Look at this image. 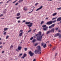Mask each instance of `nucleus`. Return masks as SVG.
Here are the masks:
<instances>
[{
    "label": "nucleus",
    "instance_id": "obj_1",
    "mask_svg": "<svg viewBox=\"0 0 61 61\" xmlns=\"http://www.w3.org/2000/svg\"><path fill=\"white\" fill-rule=\"evenodd\" d=\"M41 32H39L38 34L36 35V36H37V40H38V41H41V40H42V37L44 36V34H43L41 35Z\"/></svg>",
    "mask_w": 61,
    "mask_h": 61
},
{
    "label": "nucleus",
    "instance_id": "obj_2",
    "mask_svg": "<svg viewBox=\"0 0 61 61\" xmlns=\"http://www.w3.org/2000/svg\"><path fill=\"white\" fill-rule=\"evenodd\" d=\"M37 48V50H36L34 51V53L35 54H41V47H40V46H37L36 47Z\"/></svg>",
    "mask_w": 61,
    "mask_h": 61
},
{
    "label": "nucleus",
    "instance_id": "obj_3",
    "mask_svg": "<svg viewBox=\"0 0 61 61\" xmlns=\"http://www.w3.org/2000/svg\"><path fill=\"white\" fill-rule=\"evenodd\" d=\"M56 22V20H54L53 21H50L49 22H47V23L46 24V25H51L53 23H55Z\"/></svg>",
    "mask_w": 61,
    "mask_h": 61
},
{
    "label": "nucleus",
    "instance_id": "obj_4",
    "mask_svg": "<svg viewBox=\"0 0 61 61\" xmlns=\"http://www.w3.org/2000/svg\"><path fill=\"white\" fill-rule=\"evenodd\" d=\"M29 54L30 56H33V55H34V53L31 51H30L28 53Z\"/></svg>",
    "mask_w": 61,
    "mask_h": 61
},
{
    "label": "nucleus",
    "instance_id": "obj_5",
    "mask_svg": "<svg viewBox=\"0 0 61 61\" xmlns=\"http://www.w3.org/2000/svg\"><path fill=\"white\" fill-rule=\"evenodd\" d=\"M44 42H42V43H41V46H43L44 48H45V47H46V44H45L44 45Z\"/></svg>",
    "mask_w": 61,
    "mask_h": 61
},
{
    "label": "nucleus",
    "instance_id": "obj_6",
    "mask_svg": "<svg viewBox=\"0 0 61 61\" xmlns=\"http://www.w3.org/2000/svg\"><path fill=\"white\" fill-rule=\"evenodd\" d=\"M33 25V23H30V25H27V26L29 27V29H30V28L31 27V26H32V25Z\"/></svg>",
    "mask_w": 61,
    "mask_h": 61
},
{
    "label": "nucleus",
    "instance_id": "obj_7",
    "mask_svg": "<svg viewBox=\"0 0 61 61\" xmlns=\"http://www.w3.org/2000/svg\"><path fill=\"white\" fill-rule=\"evenodd\" d=\"M43 8V6H41L39 8H38L36 10V11H38V10H40V9H42Z\"/></svg>",
    "mask_w": 61,
    "mask_h": 61
},
{
    "label": "nucleus",
    "instance_id": "obj_8",
    "mask_svg": "<svg viewBox=\"0 0 61 61\" xmlns=\"http://www.w3.org/2000/svg\"><path fill=\"white\" fill-rule=\"evenodd\" d=\"M51 33H52L54 32L55 31V29L54 28H53L51 29V30H50Z\"/></svg>",
    "mask_w": 61,
    "mask_h": 61
},
{
    "label": "nucleus",
    "instance_id": "obj_9",
    "mask_svg": "<svg viewBox=\"0 0 61 61\" xmlns=\"http://www.w3.org/2000/svg\"><path fill=\"white\" fill-rule=\"evenodd\" d=\"M61 20V17H59L57 19V21H60Z\"/></svg>",
    "mask_w": 61,
    "mask_h": 61
},
{
    "label": "nucleus",
    "instance_id": "obj_10",
    "mask_svg": "<svg viewBox=\"0 0 61 61\" xmlns=\"http://www.w3.org/2000/svg\"><path fill=\"white\" fill-rule=\"evenodd\" d=\"M21 49H22V47L20 46H19L18 48V49L19 50H21Z\"/></svg>",
    "mask_w": 61,
    "mask_h": 61
},
{
    "label": "nucleus",
    "instance_id": "obj_11",
    "mask_svg": "<svg viewBox=\"0 0 61 61\" xmlns=\"http://www.w3.org/2000/svg\"><path fill=\"white\" fill-rule=\"evenodd\" d=\"M60 34H59V33H57L56 34H55V36L54 37H56V36H59V35H60Z\"/></svg>",
    "mask_w": 61,
    "mask_h": 61
},
{
    "label": "nucleus",
    "instance_id": "obj_12",
    "mask_svg": "<svg viewBox=\"0 0 61 61\" xmlns=\"http://www.w3.org/2000/svg\"><path fill=\"white\" fill-rule=\"evenodd\" d=\"M23 10H25V11H26L27 10V9L26 7H24L23 8Z\"/></svg>",
    "mask_w": 61,
    "mask_h": 61
},
{
    "label": "nucleus",
    "instance_id": "obj_13",
    "mask_svg": "<svg viewBox=\"0 0 61 61\" xmlns=\"http://www.w3.org/2000/svg\"><path fill=\"white\" fill-rule=\"evenodd\" d=\"M47 28H48V27H46L43 28V30H44V31H46V30Z\"/></svg>",
    "mask_w": 61,
    "mask_h": 61
},
{
    "label": "nucleus",
    "instance_id": "obj_14",
    "mask_svg": "<svg viewBox=\"0 0 61 61\" xmlns=\"http://www.w3.org/2000/svg\"><path fill=\"white\" fill-rule=\"evenodd\" d=\"M8 29V28H5L4 29V31H3V32H5L6 31V30H7Z\"/></svg>",
    "mask_w": 61,
    "mask_h": 61
},
{
    "label": "nucleus",
    "instance_id": "obj_15",
    "mask_svg": "<svg viewBox=\"0 0 61 61\" xmlns=\"http://www.w3.org/2000/svg\"><path fill=\"white\" fill-rule=\"evenodd\" d=\"M50 33H51L50 30H49L46 32V34L47 35V34H50Z\"/></svg>",
    "mask_w": 61,
    "mask_h": 61
},
{
    "label": "nucleus",
    "instance_id": "obj_16",
    "mask_svg": "<svg viewBox=\"0 0 61 61\" xmlns=\"http://www.w3.org/2000/svg\"><path fill=\"white\" fill-rule=\"evenodd\" d=\"M56 49V47H54L52 49V51H54Z\"/></svg>",
    "mask_w": 61,
    "mask_h": 61
},
{
    "label": "nucleus",
    "instance_id": "obj_17",
    "mask_svg": "<svg viewBox=\"0 0 61 61\" xmlns=\"http://www.w3.org/2000/svg\"><path fill=\"white\" fill-rule=\"evenodd\" d=\"M23 32L20 33L19 34V36H22V34H23Z\"/></svg>",
    "mask_w": 61,
    "mask_h": 61
},
{
    "label": "nucleus",
    "instance_id": "obj_18",
    "mask_svg": "<svg viewBox=\"0 0 61 61\" xmlns=\"http://www.w3.org/2000/svg\"><path fill=\"white\" fill-rule=\"evenodd\" d=\"M55 24H52V25H51V26L52 27H54V26H55Z\"/></svg>",
    "mask_w": 61,
    "mask_h": 61
},
{
    "label": "nucleus",
    "instance_id": "obj_19",
    "mask_svg": "<svg viewBox=\"0 0 61 61\" xmlns=\"http://www.w3.org/2000/svg\"><path fill=\"white\" fill-rule=\"evenodd\" d=\"M44 21H42L41 22V25H42L43 24H44Z\"/></svg>",
    "mask_w": 61,
    "mask_h": 61
},
{
    "label": "nucleus",
    "instance_id": "obj_20",
    "mask_svg": "<svg viewBox=\"0 0 61 61\" xmlns=\"http://www.w3.org/2000/svg\"><path fill=\"white\" fill-rule=\"evenodd\" d=\"M36 41V39H33L32 41V42L33 43H35Z\"/></svg>",
    "mask_w": 61,
    "mask_h": 61
},
{
    "label": "nucleus",
    "instance_id": "obj_21",
    "mask_svg": "<svg viewBox=\"0 0 61 61\" xmlns=\"http://www.w3.org/2000/svg\"><path fill=\"white\" fill-rule=\"evenodd\" d=\"M56 13H55L52 14L53 16H55L56 15Z\"/></svg>",
    "mask_w": 61,
    "mask_h": 61
},
{
    "label": "nucleus",
    "instance_id": "obj_22",
    "mask_svg": "<svg viewBox=\"0 0 61 61\" xmlns=\"http://www.w3.org/2000/svg\"><path fill=\"white\" fill-rule=\"evenodd\" d=\"M30 23V22H25V24H29Z\"/></svg>",
    "mask_w": 61,
    "mask_h": 61
},
{
    "label": "nucleus",
    "instance_id": "obj_23",
    "mask_svg": "<svg viewBox=\"0 0 61 61\" xmlns=\"http://www.w3.org/2000/svg\"><path fill=\"white\" fill-rule=\"evenodd\" d=\"M23 0H20L18 1V2L20 3V2H21L23 1Z\"/></svg>",
    "mask_w": 61,
    "mask_h": 61
},
{
    "label": "nucleus",
    "instance_id": "obj_24",
    "mask_svg": "<svg viewBox=\"0 0 61 61\" xmlns=\"http://www.w3.org/2000/svg\"><path fill=\"white\" fill-rule=\"evenodd\" d=\"M26 56H27V55H26V54H24L23 55V56H24V57H25Z\"/></svg>",
    "mask_w": 61,
    "mask_h": 61
},
{
    "label": "nucleus",
    "instance_id": "obj_25",
    "mask_svg": "<svg viewBox=\"0 0 61 61\" xmlns=\"http://www.w3.org/2000/svg\"><path fill=\"white\" fill-rule=\"evenodd\" d=\"M20 15V13H17V16H19V15Z\"/></svg>",
    "mask_w": 61,
    "mask_h": 61
},
{
    "label": "nucleus",
    "instance_id": "obj_26",
    "mask_svg": "<svg viewBox=\"0 0 61 61\" xmlns=\"http://www.w3.org/2000/svg\"><path fill=\"white\" fill-rule=\"evenodd\" d=\"M13 46H12V45H11L10 46V49H11L12 48H13Z\"/></svg>",
    "mask_w": 61,
    "mask_h": 61
},
{
    "label": "nucleus",
    "instance_id": "obj_27",
    "mask_svg": "<svg viewBox=\"0 0 61 61\" xmlns=\"http://www.w3.org/2000/svg\"><path fill=\"white\" fill-rule=\"evenodd\" d=\"M42 26V27H43V28L45 27H46V25H43Z\"/></svg>",
    "mask_w": 61,
    "mask_h": 61
},
{
    "label": "nucleus",
    "instance_id": "obj_28",
    "mask_svg": "<svg viewBox=\"0 0 61 61\" xmlns=\"http://www.w3.org/2000/svg\"><path fill=\"white\" fill-rule=\"evenodd\" d=\"M57 10H61V7L57 9Z\"/></svg>",
    "mask_w": 61,
    "mask_h": 61
},
{
    "label": "nucleus",
    "instance_id": "obj_29",
    "mask_svg": "<svg viewBox=\"0 0 61 61\" xmlns=\"http://www.w3.org/2000/svg\"><path fill=\"white\" fill-rule=\"evenodd\" d=\"M57 18V17H55V18H53L52 19V20H54V19H56Z\"/></svg>",
    "mask_w": 61,
    "mask_h": 61
},
{
    "label": "nucleus",
    "instance_id": "obj_30",
    "mask_svg": "<svg viewBox=\"0 0 61 61\" xmlns=\"http://www.w3.org/2000/svg\"><path fill=\"white\" fill-rule=\"evenodd\" d=\"M57 53H56L55 54V57H56V56H57Z\"/></svg>",
    "mask_w": 61,
    "mask_h": 61
},
{
    "label": "nucleus",
    "instance_id": "obj_31",
    "mask_svg": "<svg viewBox=\"0 0 61 61\" xmlns=\"http://www.w3.org/2000/svg\"><path fill=\"white\" fill-rule=\"evenodd\" d=\"M52 27L51 25L50 26H49V28H50V29H51V28H52Z\"/></svg>",
    "mask_w": 61,
    "mask_h": 61
},
{
    "label": "nucleus",
    "instance_id": "obj_32",
    "mask_svg": "<svg viewBox=\"0 0 61 61\" xmlns=\"http://www.w3.org/2000/svg\"><path fill=\"white\" fill-rule=\"evenodd\" d=\"M31 31H32V30L31 29L30 30H29V31H28V33H29V32H31Z\"/></svg>",
    "mask_w": 61,
    "mask_h": 61
},
{
    "label": "nucleus",
    "instance_id": "obj_33",
    "mask_svg": "<svg viewBox=\"0 0 61 61\" xmlns=\"http://www.w3.org/2000/svg\"><path fill=\"white\" fill-rule=\"evenodd\" d=\"M6 32H4L3 33V35H6Z\"/></svg>",
    "mask_w": 61,
    "mask_h": 61
},
{
    "label": "nucleus",
    "instance_id": "obj_34",
    "mask_svg": "<svg viewBox=\"0 0 61 61\" xmlns=\"http://www.w3.org/2000/svg\"><path fill=\"white\" fill-rule=\"evenodd\" d=\"M59 38H61V35H60H60H59Z\"/></svg>",
    "mask_w": 61,
    "mask_h": 61
},
{
    "label": "nucleus",
    "instance_id": "obj_35",
    "mask_svg": "<svg viewBox=\"0 0 61 61\" xmlns=\"http://www.w3.org/2000/svg\"><path fill=\"white\" fill-rule=\"evenodd\" d=\"M8 37H9V36H6V39H8Z\"/></svg>",
    "mask_w": 61,
    "mask_h": 61
},
{
    "label": "nucleus",
    "instance_id": "obj_36",
    "mask_svg": "<svg viewBox=\"0 0 61 61\" xmlns=\"http://www.w3.org/2000/svg\"><path fill=\"white\" fill-rule=\"evenodd\" d=\"M34 9H33L32 10V11H31V12H29L28 13V14H29V13H32V12H33V10Z\"/></svg>",
    "mask_w": 61,
    "mask_h": 61
},
{
    "label": "nucleus",
    "instance_id": "obj_37",
    "mask_svg": "<svg viewBox=\"0 0 61 61\" xmlns=\"http://www.w3.org/2000/svg\"><path fill=\"white\" fill-rule=\"evenodd\" d=\"M27 49L26 48H24V50H25V51H26V50H27Z\"/></svg>",
    "mask_w": 61,
    "mask_h": 61
},
{
    "label": "nucleus",
    "instance_id": "obj_38",
    "mask_svg": "<svg viewBox=\"0 0 61 61\" xmlns=\"http://www.w3.org/2000/svg\"><path fill=\"white\" fill-rule=\"evenodd\" d=\"M49 46L50 47H51V46H52V45H51V44H50L49 45Z\"/></svg>",
    "mask_w": 61,
    "mask_h": 61
},
{
    "label": "nucleus",
    "instance_id": "obj_39",
    "mask_svg": "<svg viewBox=\"0 0 61 61\" xmlns=\"http://www.w3.org/2000/svg\"><path fill=\"white\" fill-rule=\"evenodd\" d=\"M38 44H37V43H36V44H35L34 46H37V45Z\"/></svg>",
    "mask_w": 61,
    "mask_h": 61
},
{
    "label": "nucleus",
    "instance_id": "obj_40",
    "mask_svg": "<svg viewBox=\"0 0 61 61\" xmlns=\"http://www.w3.org/2000/svg\"><path fill=\"white\" fill-rule=\"evenodd\" d=\"M38 4V3H36L35 4V6H36V5H37Z\"/></svg>",
    "mask_w": 61,
    "mask_h": 61
},
{
    "label": "nucleus",
    "instance_id": "obj_41",
    "mask_svg": "<svg viewBox=\"0 0 61 61\" xmlns=\"http://www.w3.org/2000/svg\"><path fill=\"white\" fill-rule=\"evenodd\" d=\"M33 39V37H31V38H30V40H32Z\"/></svg>",
    "mask_w": 61,
    "mask_h": 61
},
{
    "label": "nucleus",
    "instance_id": "obj_42",
    "mask_svg": "<svg viewBox=\"0 0 61 61\" xmlns=\"http://www.w3.org/2000/svg\"><path fill=\"white\" fill-rule=\"evenodd\" d=\"M4 15L3 14H1L0 15V17H1V16H3Z\"/></svg>",
    "mask_w": 61,
    "mask_h": 61
},
{
    "label": "nucleus",
    "instance_id": "obj_43",
    "mask_svg": "<svg viewBox=\"0 0 61 61\" xmlns=\"http://www.w3.org/2000/svg\"><path fill=\"white\" fill-rule=\"evenodd\" d=\"M9 1H11V0H8V1H7V3H8V2H9Z\"/></svg>",
    "mask_w": 61,
    "mask_h": 61
},
{
    "label": "nucleus",
    "instance_id": "obj_44",
    "mask_svg": "<svg viewBox=\"0 0 61 61\" xmlns=\"http://www.w3.org/2000/svg\"><path fill=\"white\" fill-rule=\"evenodd\" d=\"M16 51H17V52H19V50H18V49H16Z\"/></svg>",
    "mask_w": 61,
    "mask_h": 61
},
{
    "label": "nucleus",
    "instance_id": "obj_45",
    "mask_svg": "<svg viewBox=\"0 0 61 61\" xmlns=\"http://www.w3.org/2000/svg\"><path fill=\"white\" fill-rule=\"evenodd\" d=\"M58 28H56L55 29L56 30H58Z\"/></svg>",
    "mask_w": 61,
    "mask_h": 61
},
{
    "label": "nucleus",
    "instance_id": "obj_46",
    "mask_svg": "<svg viewBox=\"0 0 61 61\" xmlns=\"http://www.w3.org/2000/svg\"><path fill=\"white\" fill-rule=\"evenodd\" d=\"M25 57H24V56H22V57H21V58H23V59H24V58H25Z\"/></svg>",
    "mask_w": 61,
    "mask_h": 61
},
{
    "label": "nucleus",
    "instance_id": "obj_47",
    "mask_svg": "<svg viewBox=\"0 0 61 61\" xmlns=\"http://www.w3.org/2000/svg\"><path fill=\"white\" fill-rule=\"evenodd\" d=\"M16 1H17V0H16L15 1H14V2H12V3H15V2H16Z\"/></svg>",
    "mask_w": 61,
    "mask_h": 61
},
{
    "label": "nucleus",
    "instance_id": "obj_48",
    "mask_svg": "<svg viewBox=\"0 0 61 61\" xmlns=\"http://www.w3.org/2000/svg\"><path fill=\"white\" fill-rule=\"evenodd\" d=\"M18 4V3H17L15 4V5H17Z\"/></svg>",
    "mask_w": 61,
    "mask_h": 61
},
{
    "label": "nucleus",
    "instance_id": "obj_49",
    "mask_svg": "<svg viewBox=\"0 0 61 61\" xmlns=\"http://www.w3.org/2000/svg\"><path fill=\"white\" fill-rule=\"evenodd\" d=\"M20 18V17H17L16 18L17 19H19Z\"/></svg>",
    "mask_w": 61,
    "mask_h": 61
},
{
    "label": "nucleus",
    "instance_id": "obj_50",
    "mask_svg": "<svg viewBox=\"0 0 61 61\" xmlns=\"http://www.w3.org/2000/svg\"><path fill=\"white\" fill-rule=\"evenodd\" d=\"M36 29L34 30H33V32H35V31H36Z\"/></svg>",
    "mask_w": 61,
    "mask_h": 61
},
{
    "label": "nucleus",
    "instance_id": "obj_51",
    "mask_svg": "<svg viewBox=\"0 0 61 61\" xmlns=\"http://www.w3.org/2000/svg\"><path fill=\"white\" fill-rule=\"evenodd\" d=\"M3 13L4 14H5L6 13V12L5 11H3Z\"/></svg>",
    "mask_w": 61,
    "mask_h": 61
},
{
    "label": "nucleus",
    "instance_id": "obj_52",
    "mask_svg": "<svg viewBox=\"0 0 61 61\" xmlns=\"http://www.w3.org/2000/svg\"><path fill=\"white\" fill-rule=\"evenodd\" d=\"M3 2H0V4H3Z\"/></svg>",
    "mask_w": 61,
    "mask_h": 61
},
{
    "label": "nucleus",
    "instance_id": "obj_53",
    "mask_svg": "<svg viewBox=\"0 0 61 61\" xmlns=\"http://www.w3.org/2000/svg\"><path fill=\"white\" fill-rule=\"evenodd\" d=\"M3 47V46H0V48H2Z\"/></svg>",
    "mask_w": 61,
    "mask_h": 61
},
{
    "label": "nucleus",
    "instance_id": "obj_54",
    "mask_svg": "<svg viewBox=\"0 0 61 61\" xmlns=\"http://www.w3.org/2000/svg\"><path fill=\"white\" fill-rule=\"evenodd\" d=\"M47 1H53L54 0H47Z\"/></svg>",
    "mask_w": 61,
    "mask_h": 61
},
{
    "label": "nucleus",
    "instance_id": "obj_55",
    "mask_svg": "<svg viewBox=\"0 0 61 61\" xmlns=\"http://www.w3.org/2000/svg\"><path fill=\"white\" fill-rule=\"evenodd\" d=\"M4 53V51H2L1 53L2 54H3V53Z\"/></svg>",
    "mask_w": 61,
    "mask_h": 61
},
{
    "label": "nucleus",
    "instance_id": "obj_56",
    "mask_svg": "<svg viewBox=\"0 0 61 61\" xmlns=\"http://www.w3.org/2000/svg\"><path fill=\"white\" fill-rule=\"evenodd\" d=\"M23 30H20V32H23Z\"/></svg>",
    "mask_w": 61,
    "mask_h": 61
},
{
    "label": "nucleus",
    "instance_id": "obj_57",
    "mask_svg": "<svg viewBox=\"0 0 61 61\" xmlns=\"http://www.w3.org/2000/svg\"><path fill=\"white\" fill-rule=\"evenodd\" d=\"M22 54H20L19 55V56H22Z\"/></svg>",
    "mask_w": 61,
    "mask_h": 61
},
{
    "label": "nucleus",
    "instance_id": "obj_58",
    "mask_svg": "<svg viewBox=\"0 0 61 61\" xmlns=\"http://www.w3.org/2000/svg\"><path fill=\"white\" fill-rule=\"evenodd\" d=\"M48 19V18L47 17L46 18V19H47H47Z\"/></svg>",
    "mask_w": 61,
    "mask_h": 61
},
{
    "label": "nucleus",
    "instance_id": "obj_59",
    "mask_svg": "<svg viewBox=\"0 0 61 61\" xmlns=\"http://www.w3.org/2000/svg\"><path fill=\"white\" fill-rule=\"evenodd\" d=\"M58 32H61V31H60V30H59Z\"/></svg>",
    "mask_w": 61,
    "mask_h": 61
},
{
    "label": "nucleus",
    "instance_id": "obj_60",
    "mask_svg": "<svg viewBox=\"0 0 61 61\" xmlns=\"http://www.w3.org/2000/svg\"><path fill=\"white\" fill-rule=\"evenodd\" d=\"M33 61H36V59H34L33 60Z\"/></svg>",
    "mask_w": 61,
    "mask_h": 61
},
{
    "label": "nucleus",
    "instance_id": "obj_61",
    "mask_svg": "<svg viewBox=\"0 0 61 61\" xmlns=\"http://www.w3.org/2000/svg\"><path fill=\"white\" fill-rule=\"evenodd\" d=\"M4 11H6V9H5L4 10Z\"/></svg>",
    "mask_w": 61,
    "mask_h": 61
},
{
    "label": "nucleus",
    "instance_id": "obj_62",
    "mask_svg": "<svg viewBox=\"0 0 61 61\" xmlns=\"http://www.w3.org/2000/svg\"><path fill=\"white\" fill-rule=\"evenodd\" d=\"M20 21H18V23H20Z\"/></svg>",
    "mask_w": 61,
    "mask_h": 61
},
{
    "label": "nucleus",
    "instance_id": "obj_63",
    "mask_svg": "<svg viewBox=\"0 0 61 61\" xmlns=\"http://www.w3.org/2000/svg\"><path fill=\"white\" fill-rule=\"evenodd\" d=\"M33 37L34 38H36V37L35 36H34Z\"/></svg>",
    "mask_w": 61,
    "mask_h": 61
},
{
    "label": "nucleus",
    "instance_id": "obj_64",
    "mask_svg": "<svg viewBox=\"0 0 61 61\" xmlns=\"http://www.w3.org/2000/svg\"><path fill=\"white\" fill-rule=\"evenodd\" d=\"M25 20H24L23 21V22H25Z\"/></svg>",
    "mask_w": 61,
    "mask_h": 61
}]
</instances>
